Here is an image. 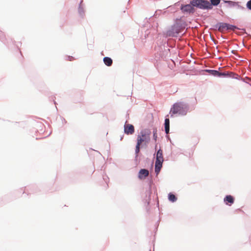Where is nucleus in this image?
Returning a JSON list of instances; mask_svg holds the SVG:
<instances>
[{
  "instance_id": "nucleus-4",
  "label": "nucleus",
  "mask_w": 251,
  "mask_h": 251,
  "mask_svg": "<svg viewBox=\"0 0 251 251\" xmlns=\"http://www.w3.org/2000/svg\"><path fill=\"white\" fill-rule=\"evenodd\" d=\"M195 8L209 10L208 0H193Z\"/></svg>"
},
{
  "instance_id": "nucleus-38",
  "label": "nucleus",
  "mask_w": 251,
  "mask_h": 251,
  "mask_svg": "<svg viewBox=\"0 0 251 251\" xmlns=\"http://www.w3.org/2000/svg\"><path fill=\"white\" fill-rule=\"evenodd\" d=\"M220 13H222V14H223V13H224V12H223V10H220Z\"/></svg>"
},
{
  "instance_id": "nucleus-21",
  "label": "nucleus",
  "mask_w": 251,
  "mask_h": 251,
  "mask_svg": "<svg viewBox=\"0 0 251 251\" xmlns=\"http://www.w3.org/2000/svg\"><path fill=\"white\" fill-rule=\"evenodd\" d=\"M155 154L156 155V159H158V160H164L163 151L160 148L156 151L154 155Z\"/></svg>"
},
{
  "instance_id": "nucleus-6",
  "label": "nucleus",
  "mask_w": 251,
  "mask_h": 251,
  "mask_svg": "<svg viewBox=\"0 0 251 251\" xmlns=\"http://www.w3.org/2000/svg\"><path fill=\"white\" fill-rule=\"evenodd\" d=\"M153 184V180L151 178L149 182V188L146 190L145 194L146 197L144 199L143 201L145 204H147V206H149L151 201V195L152 193V185Z\"/></svg>"
},
{
  "instance_id": "nucleus-22",
  "label": "nucleus",
  "mask_w": 251,
  "mask_h": 251,
  "mask_svg": "<svg viewBox=\"0 0 251 251\" xmlns=\"http://www.w3.org/2000/svg\"><path fill=\"white\" fill-rule=\"evenodd\" d=\"M168 200L171 202H175L177 200L176 196L172 192H170L168 194Z\"/></svg>"
},
{
  "instance_id": "nucleus-5",
  "label": "nucleus",
  "mask_w": 251,
  "mask_h": 251,
  "mask_svg": "<svg viewBox=\"0 0 251 251\" xmlns=\"http://www.w3.org/2000/svg\"><path fill=\"white\" fill-rule=\"evenodd\" d=\"M236 29L240 30V28L235 25H231L227 23L222 22L221 33H224L226 31H234ZM241 30L246 32L245 28H242Z\"/></svg>"
},
{
  "instance_id": "nucleus-15",
  "label": "nucleus",
  "mask_w": 251,
  "mask_h": 251,
  "mask_svg": "<svg viewBox=\"0 0 251 251\" xmlns=\"http://www.w3.org/2000/svg\"><path fill=\"white\" fill-rule=\"evenodd\" d=\"M223 2L225 3H227V7L229 8L231 7H236V5H238V4L240 3V2L238 1H233L231 0H223Z\"/></svg>"
},
{
  "instance_id": "nucleus-35",
  "label": "nucleus",
  "mask_w": 251,
  "mask_h": 251,
  "mask_svg": "<svg viewBox=\"0 0 251 251\" xmlns=\"http://www.w3.org/2000/svg\"><path fill=\"white\" fill-rule=\"evenodd\" d=\"M166 136L168 140H169L170 141H171V139H170V137L168 135V134H166Z\"/></svg>"
},
{
  "instance_id": "nucleus-37",
  "label": "nucleus",
  "mask_w": 251,
  "mask_h": 251,
  "mask_svg": "<svg viewBox=\"0 0 251 251\" xmlns=\"http://www.w3.org/2000/svg\"><path fill=\"white\" fill-rule=\"evenodd\" d=\"M63 122H64L65 123H67L66 121L65 120V119L64 118H63Z\"/></svg>"
},
{
  "instance_id": "nucleus-33",
  "label": "nucleus",
  "mask_w": 251,
  "mask_h": 251,
  "mask_svg": "<svg viewBox=\"0 0 251 251\" xmlns=\"http://www.w3.org/2000/svg\"><path fill=\"white\" fill-rule=\"evenodd\" d=\"M54 98H55V97H54L53 98H51V99L53 101V102H54V104L56 105V102L55 101Z\"/></svg>"
},
{
  "instance_id": "nucleus-1",
  "label": "nucleus",
  "mask_w": 251,
  "mask_h": 251,
  "mask_svg": "<svg viewBox=\"0 0 251 251\" xmlns=\"http://www.w3.org/2000/svg\"><path fill=\"white\" fill-rule=\"evenodd\" d=\"M193 109L194 108L188 102L184 101L176 102L173 105L171 108L170 113H172L171 117H173V115L176 114L184 116Z\"/></svg>"
},
{
  "instance_id": "nucleus-23",
  "label": "nucleus",
  "mask_w": 251,
  "mask_h": 251,
  "mask_svg": "<svg viewBox=\"0 0 251 251\" xmlns=\"http://www.w3.org/2000/svg\"><path fill=\"white\" fill-rule=\"evenodd\" d=\"M205 71L208 73H209L210 75H213L214 76H216L218 74V70H210V69H206Z\"/></svg>"
},
{
  "instance_id": "nucleus-18",
  "label": "nucleus",
  "mask_w": 251,
  "mask_h": 251,
  "mask_svg": "<svg viewBox=\"0 0 251 251\" xmlns=\"http://www.w3.org/2000/svg\"><path fill=\"white\" fill-rule=\"evenodd\" d=\"M230 72H219L218 71V74L217 75V77L222 78V77H229V76H230Z\"/></svg>"
},
{
  "instance_id": "nucleus-14",
  "label": "nucleus",
  "mask_w": 251,
  "mask_h": 251,
  "mask_svg": "<svg viewBox=\"0 0 251 251\" xmlns=\"http://www.w3.org/2000/svg\"><path fill=\"white\" fill-rule=\"evenodd\" d=\"M168 116L165 117V121H164V131L166 134H168L170 131V120L168 118H167Z\"/></svg>"
},
{
  "instance_id": "nucleus-8",
  "label": "nucleus",
  "mask_w": 251,
  "mask_h": 251,
  "mask_svg": "<svg viewBox=\"0 0 251 251\" xmlns=\"http://www.w3.org/2000/svg\"><path fill=\"white\" fill-rule=\"evenodd\" d=\"M134 132V126L131 124H128L126 121L124 125V133L126 135H132Z\"/></svg>"
},
{
  "instance_id": "nucleus-11",
  "label": "nucleus",
  "mask_w": 251,
  "mask_h": 251,
  "mask_svg": "<svg viewBox=\"0 0 251 251\" xmlns=\"http://www.w3.org/2000/svg\"><path fill=\"white\" fill-rule=\"evenodd\" d=\"M141 148H142L141 145L136 143V145L135 146V159H134V161L135 162L136 165H137L138 163H139L140 162V159H138V158L139 153L140 151V149Z\"/></svg>"
},
{
  "instance_id": "nucleus-29",
  "label": "nucleus",
  "mask_w": 251,
  "mask_h": 251,
  "mask_svg": "<svg viewBox=\"0 0 251 251\" xmlns=\"http://www.w3.org/2000/svg\"><path fill=\"white\" fill-rule=\"evenodd\" d=\"M67 57L68 58V60L69 61H72L75 59L74 57L72 56H67Z\"/></svg>"
},
{
  "instance_id": "nucleus-19",
  "label": "nucleus",
  "mask_w": 251,
  "mask_h": 251,
  "mask_svg": "<svg viewBox=\"0 0 251 251\" xmlns=\"http://www.w3.org/2000/svg\"><path fill=\"white\" fill-rule=\"evenodd\" d=\"M78 12L79 16L83 18L85 15V11L83 7H82V0H81L78 8Z\"/></svg>"
},
{
  "instance_id": "nucleus-17",
  "label": "nucleus",
  "mask_w": 251,
  "mask_h": 251,
  "mask_svg": "<svg viewBox=\"0 0 251 251\" xmlns=\"http://www.w3.org/2000/svg\"><path fill=\"white\" fill-rule=\"evenodd\" d=\"M221 26L222 22H218L216 24L213 25L210 28V30L213 31H218L221 33Z\"/></svg>"
},
{
  "instance_id": "nucleus-39",
  "label": "nucleus",
  "mask_w": 251,
  "mask_h": 251,
  "mask_svg": "<svg viewBox=\"0 0 251 251\" xmlns=\"http://www.w3.org/2000/svg\"><path fill=\"white\" fill-rule=\"evenodd\" d=\"M156 148H157V145H156L155 146V149H156Z\"/></svg>"
},
{
  "instance_id": "nucleus-31",
  "label": "nucleus",
  "mask_w": 251,
  "mask_h": 251,
  "mask_svg": "<svg viewBox=\"0 0 251 251\" xmlns=\"http://www.w3.org/2000/svg\"><path fill=\"white\" fill-rule=\"evenodd\" d=\"M153 134L157 135V129L153 128Z\"/></svg>"
},
{
  "instance_id": "nucleus-34",
  "label": "nucleus",
  "mask_w": 251,
  "mask_h": 251,
  "mask_svg": "<svg viewBox=\"0 0 251 251\" xmlns=\"http://www.w3.org/2000/svg\"><path fill=\"white\" fill-rule=\"evenodd\" d=\"M124 137V135H122L120 137V140L122 141Z\"/></svg>"
},
{
  "instance_id": "nucleus-10",
  "label": "nucleus",
  "mask_w": 251,
  "mask_h": 251,
  "mask_svg": "<svg viewBox=\"0 0 251 251\" xmlns=\"http://www.w3.org/2000/svg\"><path fill=\"white\" fill-rule=\"evenodd\" d=\"M149 174V171L147 169H141L138 173V178L140 179H145Z\"/></svg>"
},
{
  "instance_id": "nucleus-40",
  "label": "nucleus",
  "mask_w": 251,
  "mask_h": 251,
  "mask_svg": "<svg viewBox=\"0 0 251 251\" xmlns=\"http://www.w3.org/2000/svg\"><path fill=\"white\" fill-rule=\"evenodd\" d=\"M168 43H167V48L168 47Z\"/></svg>"
},
{
  "instance_id": "nucleus-32",
  "label": "nucleus",
  "mask_w": 251,
  "mask_h": 251,
  "mask_svg": "<svg viewBox=\"0 0 251 251\" xmlns=\"http://www.w3.org/2000/svg\"><path fill=\"white\" fill-rule=\"evenodd\" d=\"M237 51L235 50H231V53L234 55H236Z\"/></svg>"
},
{
  "instance_id": "nucleus-9",
  "label": "nucleus",
  "mask_w": 251,
  "mask_h": 251,
  "mask_svg": "<svg viewBox=\"0 0 251 251\" xmlns=\"http://www.w3.org/2000/svg\"><path fill=\"white\" fill-rule=\"evenodd\" d=\"M175 25L180 32L185 28V26L187 25L185 22L177 19L176 20Z\"/></svg>"
},
{
  "instance_id": "nucleus-3",
  "label": "nucleus",
  "mask_w": 251,
  "mask_h": 251,
  "mask_svg": "<svg viewBox=\"0 0 251 251\" xmlns=\"http://www.w3.org/2000/svg\"><path fill=\"white\" fill-rule=\"evenodd\" d=\"M151 132L149 129H144L141 130L140 134L138 135L137 138V144L141 145L144 142L148 143L150 140V134Z\"/></svg>"
},
{
  "instance_id": "nucleus-27",
  "label": "nucleus",
  "mask_w": 251,
  "mask_h": 251,
  "mask_svg": "<svg viewBox=\"0 0 251 251\" xmlns=\"http://www.w3.org/2000/svg\"><path fill=\"white\" fill-rule=\"evenodd\" d=\"M246 7L249 10H251V0L247 1Z\"/></svg>"
},
{
  "instance_id": "nucleus-12",
  "label": "nucleus",
  "mask_w": 251,
  "mask_h": 251,
  "mask_svg": "<svg viewBox=\"0 0 251 251\" xmlns=\"http://www.w3.org/2000/svg\"><path fill=\"white\" fill-rule=\"evenodd\" d=\"M164 160H158V159L155 160V173L156 175L158 174L162 167V164Z\"/></svg>"
},
{
  "instance_id": "nucleus-26",
  "label": "nucleus",
  "mask_w": 251,
  "mask_h": 251,
  "mask_svg": "<svg viewBox=\"0 0 251 251\" xmlns=\"http://www.w3.org/2000/svg\"><path fill=\"white\" fill-rule=\"evenodd\" d=\"M102 177H103V180L107 184L108 182L109 181V179L108 177L107 176H106V175H103Z\"/></svg>"
},
{
  "instance_id": "nucleus-25",
  "label": "nucleus",
  "mask_w": 251,
  "mask_h": 251,
  "mask_svg": "<svg viewBox=\"0 0 251 251\" xmlns=\"http://www.w3.org/2000/svg\"><path fill=\"white\" fill-rule=\"evenodd\" d=\"M230 76H229V77H232L233 78L239 80L241 78V76L238 75V74L234 73L233 72H230Z\"/></svg>"
},
{
  "instance_id": "nucleus-7",
  "label": "nucleus",
  "mask_w": 251,
  "mask_h": 251,
  "mask_svg": "<svg viewBox=\"0 0 251 251\" xmlns=\"http://www.w3.org/2000/svg\"><path fill=\"white\" fill-rule=\"evenodd\" d=\"M180 33L177 27L174 24L171 27L166 31V37H176L177 35Z\"/></svg>"
},
{
  "instance_id": "nucleus-30",
  "label": "nucleus",
  "mask_w": 251,
  "mask_h": 251,
  "mask_svg": "<svg viewBox=\"0 0 251 251\" xmlns=\"http://www.w3.org/2000/svg\"><path fill=\"white\" fill-rule=\"evenodd\" d=\"M157 138V135L153 134V139L156 142Z\"/></svg>"
},
{
  "instance_id": "nucleus-28",
  "label": "nucleus",
  "mask_w": 251,
  "mask_h": 251,
  "mask_svg": "<svg viewBox=\"0 0 251 251\" xmlns=\"http://www.w3.org/2000/svg\"><path fill=\"white\" fill-rule=\"evenodd\" d=\"M236 8L237 9H240V10H245V8L244 7H243V6H242L240 5L239 4H239H238V5H236Z\"/></svg>"
},
{
  "instance_id": "nucleus-13",
  "label": "nucleus",
  "mask_w": 251,
  "mask_h": 251,
  "mask_svg": "<svg viewBox=\"0 0 251 251\" xmlns=\"http://www.w3.org/2000/svg\"><path fill=\"white\" fill-rule=\"evenodd\" d=\"M224 201L226 205L231 206L234 202V198L231 195H226L224 199Z\"/></svg>"
},
{
  "instance_id": "nucleus-24",
  "label": "nucleus",
  "mask_w": 251,
  "mask_h": 251,
  "mask_svg": "<svg viewBox=\"0 0 251 251\" xmlns=\"http://www.w3.org/2000/svg\"><path fill=\"white\" fill-rule=\"evenodd\" d=\"M6 40L7 39L4 34L2 32V31H0V41L6 45L7 44Z\"/></svg>"
},
{
  "instance_id": "nucleus-2",
  "label": "nucleus",
  "mask_w": 251,
  "mask_h": 251,
  "mask_svg": "<svg viewBox=\"0 0 251 251\" xmlns=\"http://www.w3.org/2000/svg\"><path fill=\"white\" fill-rule=\"evenodd\" d=\"M179 5V9L181 12L183 14H194L196 11L193 0H191L189 4H180L179 1L175 4V6H178Z\"/></svg>"
},
{
  "instance_id": "nucleus-16",
  "label": "nucleus",
  "mask_w": 251,
  "mask_h": 251,
  "mask_svg": "<svg viewBox=\"0 0 251 251\" xmlns=\"http://www.w3.org/2000/svg\"><path fill=\"white\" fill-rule=\"evenodd\" d=\"M221 0H209L208 1V5L209 10H211L213 6H217L221 2Z\"/></svg>"
},
{
  "instance_id": "nucleus-20",
  "label": "nucleus",
  "mask_w": 251,
  "mask_h": 251,
  "mask_svg": "<svg viewBox=\"0 0 251 251\" xmlns=\"http://www.w3.org/2000/svg\"><path fill=\"white\" fill-rule=\"evenodd\" d=\"M104 64L108 66H111L113 64V60L109 57H104L103 59Z\"/></svg>"
},
{
  "instance_id": "nucleus-36",
  "label": "nucleus",
  "mask_w": 251,
  "mask_h": 251,
  "mask_svg": "<svg viewBox=\"0 0 251 251\" xmlns=\"http://www.w3.org/2000/svg\"><path fill=\"white\" fill-rule=\"evenodd\" d=\"M221 37H222L223 39H226V37L225 36H224V35H221Z\"/></svg>"
}]
</instances>
